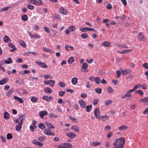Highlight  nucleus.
<instances>
[{
	"label": "nucleus",
	"instance_id": "f257e3e1",
	"mask_svg": "<svg viewBox=\"0 0 148 148\" xmlns=\"http://www.w3.org/2000/svg\"><path fill=\"white\" fill-rule=\"evenodd\" d=\"M125 142L124 138L121 137L117 139L114 142V146L115 148H123Z\"/></svg>",
	"mask_w": 148,
	"mask_h": 148
},
{
	"label": "nucleus",
	"instance_id": "f03ea898",
	"mask_svg": "<svg viewBox=\"0 0 148 148\" xmlns=\"http://www.w3.org/2000/svg\"><path fill=\"white\" fill-rule=\"evenodd\" d=\"M58 148H73V145L70 143H66L58 146Z\"/></svg>",
	"mask_w": 148,
	"mask_h": 148
},
{
	"label": "nucleus",
	"instance_id": "7ed1b4c3",
	"mask_svg": "<svg viewBox=\"0 0 148 148\" xmlns=\"http://www.w3.org/2000/svg\"><path fill=\"white\" fill-rule=\"evenodd\" d=\"M29 1L31 3L38 5H41L43 3L41 0H29Z\"/></svg>",
	"mask_w": 148,
	"mask_h": 148
},
{
	"label": "nucleus",
	"instance_id": "20e7f679",
	"mask_svg": "<svg viewBox=\"0 0 148 148\" xmlns=\"http://www.w3.org/2000/svg\"><path fill=\"white\" fill-rule=\"evenodd\" d=\"M55 82L53 80H50L48 81H45L44 82V83L45 85L49 84L51 86H53L55 83Z\"/></svg>",
	"mask_w": 148,
	"mask_h": 148
},
{
	"label": "nucleus",
	"instance_id": "39448f33",
	"mask_svg": "<svg viewBox=\"0 0 148 148\" xmlns=\"http://www.w3.org/2000/svg\"><path fill=\"white\" fill-rule=\"evenodd\" d=\"M94 114L97 119H99L100 118L99 109L98 108H96L95 110Z\"/></svg>",
	"mask_w": 148,
	"mask_h": 148
},
{
	"label": "nucleus",
	"instance_id": "423d86ee",
	"mask_svg": "<svg viewBox=\"0 0 148 148\" xmlns=\"http://www.w3.org/2000/svg\"><path fill=\"white\" fill-rule=\"evenodd\" d=\"M59 12L60 13L64 15H67L68 12L67 10L63 7H61L59 9Z\"/></svg>",
	"mask_w": 148,
	"mask_h": 148
},
{
	"label": "nucleus",
	"instance_id": "0eeeda50",
	"mask_svg": "<svg viewBox=\"0 0 148 148\" xmlns=\"http://www.w3.org/2000/svg\"><path fill=\"white\" fill-rule=\"evenodd\" d=\"M36 64H38L40 66L44 68H47L48 67V66L45 63L41 62L39 61H36Z\"/></svg>",
	"mask_w": 148,
	"mask_h": 148
},
{
	"label": "nucleus",
	"instance_id": "6e6552de",
	"mask_svg": "<svg viewBox=\"0 0 148 148\" xmlns=\"http://www.w3.org/2000/svg\"><path fill=\"white\" fill-rule=\"evenodd\" d=\"M66 135L68 137L71 138H73L76 136V135L74 133L69 132L66 134Z\"/></svg>",
	"mask_w": 148,
	"mask_h": 148
},
{
	"label": "nucleus",
	"instance_id": "1a4fd4ad",
	"mask_svg": "<svg viewBox=\"0 0 148 148\" xmlns=\"http://www.w3.org/2000/svg\"><path fill=\"white\" fill-rule=\"evenodd\" d=\"M30 37L32 38H33L35 39H39L40 37L38 34H35L34 35H32L31 33L29 32L28 33Z\"/></svg>",
	"mask_w": 148,
	"mask_h": 148
},
{
	"label": "nucleus",
	"instance_id": "9d476101",
	"mask_svg": "<svg viewBox=\"0 0 148 148\" xmlns=\"http://www.w3.org/2000/svg\"><path fill=\"white\" fill-rule=\"evenodd\" d=\"M138 39L140 41H143L145 40L144 35L141 32H140L138 36Z\"/></svg>",
	"mask_w": 148,
	"mask_h": 148
},
{
	"label": "nucleus",
	"instance_id": "9b49d317",
	"mask_svg": "<svg viewBox=\"0 0 148 148\" xmlns=\"http://www.w3.org/2000/svg\"><path fill=\"white\" fill-rule=\"evenodd\" d=\"M101 45L104 47H110L111 46V43L109 41H106L103 42Z\"/></svg>",
	"mask_w": 148,
	"mask_h": 148
},
{
	"label": "nucleus",
	"instance_id": "f8f14e48",
	"mask_svg": "<svg viewBox=\"0 0 148 148\" xmlns=\"http://www.w3.org/2000/svg\"><path fill=\"white\" fill-rule=\"evenodd\" d=\"M26 117V115L25 114H21L19 116L18 119L20 120L19 123H23V120Z\"/></svg>",
	"mask_w": 148,
	"mask_h": 148
},
{
	"label": "nucleus",
	"instance_id": "ddd939ff",
	"mask_svg": "<svg viewBox=\"0 0 148 148\" xmlns=\"http://www.w3.org/2000/svg\"><path fill=\"white\" fill-rule=\"evenodd\" d=\"M32 143L37 145H38L40 147L43 145V143H42L38 141L37 140H34L32 141Z\"/></svg>",
	"mask_w": 148,
	"mask_h": 148
},
{
	"label": "nucleus",
	"instance_id": "4468645a",
	"mask_svg": "<svg viewBox=\"0 0 148 148\" xmlns=\"http://www.w3.org/2000/svg\"><path fill=\"white\" fill-rule=\"evenodd\" d=\"M79 103L81 107L83 108H85L86 105V103H85L84 101L83 100H79Z\"/></svg>",
	"mask_w": 148,
	"mask_h": 148
},
{
	"label": "nucleus",
	"instance_id": "2eb2a0df",
	"mask_svg": "<svg viewBox=\"0 0 148 148\" xmlns=\"http://www.w3.org/2000/svg\"><path fill=\"white\" fill-rule=\"evenodd\" d=\"M48 112L45 111H40L39 113V115L40 117L42 118H43L45 115H47Z\"/></svg>",
	"mask_w": 148,
	"mask_h": 148
},
{
	"label": "nucleus",
	"instance_id": "dca6fc26",
	"mask_svg": "<svg viewBox=\"0 0 148 148\" xmlns=\"http://www.w3.org/2000/svg\"><path fill=\"white\" fill-rule=\"evenodd\" d=\"M52 98H53V97H48V96L46 95L43 96L42 97V99L47 101H51Z\"/></svg>",
	"mask_w": 148,
	"mask_h": 148
},
{
	"label": "nucleus",
	"instance_id": "f3484780",
	"mask_svg": "<svg viewBox=\"0 0 148 148\" xmlns=\"http://www.w3.org/2000/svg\"><path fill=\"white\" fill-rule=\"evenodd\" d=\"M14 99L16 101H18L20 103H21L23 102V99L21 98L18 97L17 96H14Z\"/></svg>",
	"mask_w": 148,
	"mask_h": 148
},
{
	"label": "nucleus",
	"instance_id": "a211bd4d",
	"mask_svg": "<svg viewBox=\"0 0 148 148\" xmlns=\"http://www.w3.org/2000/svg\"><path fill=\"white\" fill-rule=\"evenodd\" d=\"M23 123L21 122L19 123L18 125H16V126L15 128L16 130L17 131H19L22 128V126Z\"/></svg>",
	"mask_w": 148,
	"mask_h": 148
},
{
	"label": "nucleus",
	"instance_id": "6ab92c4d",
	"mask_svg": "<svg viewBox=\"0 0 148 148\" xmlns=\"http://www.w3.org/2000/svg\"><path fill=\"white\" fill-rule=\"evenodd\" d=\"M131 71L129 69L123 70H122V73L123 75H125L127 73H131Z\"/></svg>",
	"mask_w": 148,
	"mask_h": 148
},
{
	"label": "nucleus",
	"instance_id": "aec40b11",
	"mask_svg": "<svg viewBox=\"0 0 148 148\" xmlns=\"http://www.w3.org/2000/svg\"><path fill=\"white\" fill-rule=\"evenodd\" d=\"M77 79L76 77H74L72 78L71 83L73 85H75L77 84Z\"/></svg>",
	"mask_w": 148,
	"mask_h": 148
},
{
	"label": "nucleus",
	"instance_id": "412c9836",
	"mask_svg": "<svg viewBox=\"0 0 148 148\" xmlns=\"http://www.w3.org/2000/svg\"><path fill=\"white\" fill-rule=\"evenodd\" d=\"M116 46L119 47V48H128V47L126 45L123 44H118Z\"/></svg>",
	"mask_w": 148,
	"mask_h": 148
},
{
	"label": "nucleus",
	"instance_id": "4be33fe9",
	"mask_svg": "<svg viewBox=\"0 0 148 148\" xmlns=\"http://www.w3.org/2000/svg\"><path fill=\"white\" fill-rule=\"evenodd\" d=\"M19 44L21 46L25 48L26 47L27 45L25 42L23 40H21L19 41Z\"/></svg>",
	"mask_w": 148,
	"mask_h": 148
},
{
	"label": "nucleus",
	"instance_id": "5701e85b",
	"mask_svg": "<svg viewBox=\"0 0 148 148\" xmlns=\"http://www.w3.org/2000/svg\"><path fill=\"white\" fill-rule=\"evenodd\" d=\"M14 91V90L13 89H11L8 90L6 93V96L8 97H9Z\"/></svg>",
	"mask_w": 148,
	"mask_h": 148
},
{
	"label": "nucleus",
	"instance_id": "b1692460",
	"mask_svg": "<svg viewBox=\"0 0 148 148\" xmlns=\"http://www.w3.org/2000/svg\"><path fill=\"white\" fill-rule=\"evenodd\" d=\"M44 92L45 93H51L52 92V90L49 87H46L44 90Z\"/></svg>",
	"mask_w": 148,
	"mask_h": 148
},
{
	"label": "nucleus",
	"instance_id": "393cba45",
	"mask_svg": "<svg viewBox=\"0 0 148 148\" xmlns=\"http://www.w3.org/2000/svg\"><path fill=\"white\" fill-rule=\"evenodd\" d=\"M44 133L47 135H50V134L51 130L49 129H45L44 130Z\"/></svg>",
	"mask_w": 148,
	"mask_h": 148
},
{
	"label": "nucleus",
	"instance_id": "a878e982",
	"mask_svg": "<svg viewBox=\"0 0 148 148\" xmlns=\"http://www.w3.org/2000/svg\"><path fill=\"white\" fill-rule=\"evenodd\" d=\"M3 40L4 42L6 43L10 41L9 37L7 36H5L3 38Z\"/></svg>",
	"mask_w": 148,
	"mask_h": 148
},
{
	"label": "nucleus",
	"instance_id": "bb28decb",
	"mask_svg": "<svg viewBox=\"0 0 148 148\" xmlns=\"http://www.w3.org/2000/svg\"><path fill=\"white\" fill-rule=\"evenodd\" d=\"M46 125L49 128V129H54V127L49 122H46Z\"/></svg>",
	"mask_w": 148,
	"mask_h": 148
},
{
	"label": "nucleus",
	"instance_id": "cd10ccee",
	"mask_svg": "<svg viewBox=\"0 0 148 148\" xmlns=\"http://www.w3.org/2000/svg\"><path fill=\"white\" fill-rule=\"evenodd\" d=\"M10 115L7 112H5L4 114V118L5 119H8L10 118Z\"/></svg>",
	"mask_w": 148,
	"mask_h": 148
},
{
	"label": "nucleus",
	"instance_id": "c85d7f7f",
	"mask_svg": "<svg viewBox=\"0 0 148 148\" xmlns=\"http://www.w3.org/2000/svg\"><path fill=\"white\" fill-rule=\"evenodd\" d=\"M71 129H73L74 130L75 132H78L79 131V130L78 128L76 125H74L71 127Z\"/></svg>",
	"mask_w": 148,
	"mask_h": 148
},
{
	"label": "nucleus",
	"instance_id": "c756f323",
	"mask_svg": "<svg viewBox=\"0 0 148 148\" xmlns=\"http://www.w3.org/2000/svg\"><path fill=\"white\" fill-rule=\"evenodd\" d=\"M74 61L73 57H71L68 59L67 62L68 63H69L70 64H71Z\"/></svg>",
	"mask_w": 148,
	"mask_h": 148
},
{
	"label": "nucleus",
	"instance_id": "7c9ffc66",
	"mask_svg": "<svg viewBox=\"0 0 148 148\" xmlns=\"http://www.w3.org/2000/svg\"><path fill=\"white\" fill-rule=\"evenodd\" d=\"M8 81L7 78H5L0 81V85H2L6 83Z\"/></svg>",
	"mask_w": 148,
	"mask_h": 148
},
{
	"label": "nucleus",
	"instance_id": "2f4dec72",
	"mask_svg": "<svg viewBox=\"0 0 148 148\" xmlns=\"http://www.w3.org/2000/svg\"><path fill=\"white\" fill-rule=\"evenodd\" d=\"M108 118L109 116H108L107 115H105L101 116L100 119H101L103 121H105L108 119Z\"/></svg>",
	"mask_w": 148,
	"mask_h": 148
},
{
	"label": "nucleus",
	"instance_id": "473e14b6",
	"mask_svg": "<svg viewBox=\"0 0 148 148\" xmlns=\"http://www.w3.org/2000/svg\"><path fill=\"white\" fill-rule=\"evenodd\" d=\"M68 47H69V48L71 49V50H74V47L72 46H69L67 45H66L65 46V49L68 51H69L70 50V49H68Z\"/></svg>",
	"mask_w": 148,
	"mask_h": 148
},
{
	"label": "nucleus",
	"instance_id": "72a5a7b5",
	"mask_svg": "<svg viewBox=\"0 0 148 148\" xmlns=\"http://www.w3.org/2000/svg\"><path fill=\"white\" fill-rule=\"evenodd\" d=\"M125 95L126 97H127V99L128 100H130L132 98L131 94L130 93H128V92Z\"/></svg>",
	"mask_w": 148,
	"mask_h": 148
},
{
	"label": "nucleus",
	"instance_id": "f704fd0d",
	"mask_svg": "<svg viewBox=\"0 0 148 148\" xmlns=\"http://www.w3.org/2000/svg\"><path fill=\"white\" fill-rule=\"evenodd\" d=\"M46 138V137L45 136H41L38 137L37 139L38 140L40 141H43Z\"/></svg>",
	"mask_w": 148,
	"mask_h": 148
},
{
	"label": "nucleus",
	"instance_id": "c9c22d12",
	"mask_svg": "<svg viewBox=\"0 0 148 148\" xmlns=\"http://www.w3.org/2000/svg\"><path fill=\"white\" fill-rule=\"evenodd\" d=\"M128 128L127 126L125 125H123L119 127L118 129L119 130H124L127 129Z\"/></svg>",
	"mask_w": 148,
	"mask_h": 148
},
{
	"label": "nucleus",
	"instance_id": "e433bc0d",
	"mask_svg": "<svg viewBox=\"0 0 148 148\" xmlns=\"http://www.w3.org/2000/svg\"><path fill=\"white\" fill-rule=\"evenodd\" d=\"M69 29L70 32L74 31L75 29V27L74 25L71 26L69 27Z\"/></svg>",
	"mask_w": 148,
	"mask_h": 148
},
{
	"label": "nucleus",
	"instance_id": "4c0bfd02",
	"mask_svg": "<svg viewBox=\"0 0 148 148\" xmlns=\"http://www.w3.org/2000/svg\"><path fill=\"white\" fill-rule=\"evenodd\" d=\"M69 118L71 119V121L73 122L76 123L78 121V120L77 119L75 118L74 117H72L70 116H69Z\"/></svg>",
	"mask_w": 148,
	"mask_h": 148
},
{
	"label": "nucleus",
	"instance_id": "58836bf2",
	"mask_svg": "<svg viewBox=\"0 0 148 148\" xmlns=\"http://www.w3.org/2000/svg\"><path fill=\"white\" fill-rule=\"evenodd\" d=\"M140 101L142 102H148V97L140 99Z\"/></svg>",
	"mask_w": 148,
	"mask_h": 148
},
{
	"label": "nucleus",
	"instance_id": "ea45409f",
	"mask_svg": "<svg viewBox=\"0 0 148 148\" xmlns=\"http://www.w3.org/2000/svg\"><path fill=\"white\" fill-rule=\"evenodd\" d=\"M12 62V59L11 58H7V60L5 61V63L7 64H9L10 63Z\"/></svg>",
	"mask_w": 148,
	"mask_h": 148
},
{
	"label": "nucleus",
	"instance_id": "a19ab883",
	"mask_svg": "<svg viewBox=\"0 0 148 148\" xmlns=\"http://www.w3.org/2000/svg\"><path fill=\"white\" fill-rule=\"evenodd\" d=\"M81 36L83 38V39H86L88 37V35L86 33H83L81 35Z\"/></svg>",
	"mask_w": 148,
	"mask_h": 148
},
{
	"label": "nucleus",
	"instance_id": "79ce46f5",
	"mask_svg": "<svg viewBox=\"0 0 148 148\" xmlns=\"http://www.w3.org/2000/svg\"><path fill=\"white\" fill-rule=\"evenodd\" d=\"M38 127L42 130H43L45 128V126L44 124L41 123L39 124Z\"/></svg>",
	"mask_w": 148,
	"mask_h": 148
},
{
	"label": "nucleus",
	"instance_id": "37998d69",
	"mask_svg": "<svg viewBox=\"0 0 148 148\" xmlns=\"http://www.w3.org/2000/svg\"><path fill=\"white\" fill-rule=\"evenodd\" d=\"M100 143L97 142H92V145L94 146H99L100 145Z\"/></svg>",
	"mask_w": 148,
	"mask_h": 148
},
{
	"label": "nucleus",
	"instance_id": "c03bdc74",
	"mask_svg": "<svg viewBox=\"0 0 148 148\" xmlns=\"http://www.w3.org/2000/svg\"><path fill=\"white\" fill-rule=\"evenodd\" d=\"M112 101L110 100H107L106 101L105 104L106 106H108L111 103Z\"/></svg>",
	"mask_w": 148,
	"mask_h": 148
},
{
	"label": "nucleus",
	"instance_id": "a18cd8bd",
	"mask_svg": "<svg viewBox=\"0 0 148 148\" xmlns=\"http://www.w3.org/2000/svg\"><path fill=\"white\" fill-rule=\"evenodd\" d=\"M92 106L91 105H90L89 106L87 105L86 107V111L87 112H90V109H91L92 108Z\"/></svg>",
	"mask_w": 148,
	"mask_h": 148
},
{
	"label": "nucleus",
	"instance_id": "49530a36",
	"mask_svg": "<svg viewBox=\"0 0 148 148\" xmlns=\"http://www.w3.org/2000/svg\"><path fill=\"white\" fill-rule=\"evenodd\" d=\"M95 91L96 93L98 94H101L102 91V89L99 88H97L95 89Z\"/></svg>",
	"mask_w": 148,
	"mask_h": 148
},
{
	"label": "nucleus",
	"instance_id": "de8ad7c7",
	"mask_svg": "<svg viewBox=\"0 0 148 148\" xmlns=\"http://www.w3.org/2000/svg\"><path fill=\"white\" fill-rule=\"evenodd\" d=\"M21 19L24 21H26L27 20L28 17L26 15H24L21 17Z\"/></svg>",
	"mask_w": 148,
	"mask_h": 148
},
{
	"label": "nucleus",
	"instance_id": "09e8293b",
	"mask_svg": "<svg viewBox=\"0 0 148 148\" xmlns=\"http://www.w3.org/2000/svg\"><path fill=\"white\" fill-rule=\"evenodd\" d=\"M95 81L97 84H99L100 82V79L98 77H96L95 79Z\"/></svg>",
	"mask_w": 148,
	"mask_h": 148
},
{
	"label": "nucleus",
	"instance_id": "8fccbe9b",
	"mask_svg": "<svg viewBox=\"0 0 148 148\" xmlns=\"http://www.w3.org/2000/svg\"><path fill=\"white\" fill-rule=\"evenodd\" d=\"M49 116L50 118H52L53 117H54L55 118H57L58 117V115H55L53 113H51L49 114Z\"/></svg>",
	"mask_w": 148,
	"mask_h": 148
},
{
	"label": "nucleus",
	"instance_id": "3c124183",
	"mask_svg": "<svg viewBox=\"0 0 148 148\" xmlns=\"http://www.w3.org/2000/svg\"><path fill=\"white\" fill-rule=\"evenodd\" d=\"M88 64L86 63H84L83 64V65L82 67V69H86L88 67Z\"/></svg>",
	"mask_w": 148,
	"mask_h": 148
},
{
	"label": "nucleus",
	"instance_id": "603ef678",
	"mask_svg": "<svg viewBox=\"0 0 148 148\" xmlns=\"http://www.w3.org/2000/svg\"><path fill=\"white\" fill-rule=\"evenodd\" d=\"M53 18L54 19H57L59 21H60L61 20V18L59 15L58 14H55Z\"/></svg>",
	"mask_w": 148,
	"mask_h": 148
},
{
	"label": "nucleus",
	"instance_id": "864d4df0",
	"mask_svg": "<svg viewBox=\"0 0 148 148\" xmlns=\"http://www.w3.org/2000/svg\"><path fill=\"white\" fill-rule=\"evenodd\" d=\"M12 136L10 133H8L7 135V138L8 139H10L12 138Z\"/></svg>",
	"mask_w": 148,
	"mask_h": 148
},
{
	"label": "nucleus",
	"instance_id": "5fc2aeb1",
	"mask_svg": "<svg viewBox=\"0 0 148 148\" xmlns=\"http://www.w3.org/2000/svg\"><path fill=\"white\" fill-rule=\"evenodd\" d=\"M27 8L30 10H33L34 9V6L29 4L27 5Z\"/></svg>",
	"mask_w": 148,
	"mask_h": 148
},
{
	"label": "nucleus",
	"instance_id": "6e6d98bb",
	"mask_svg": "<svg viewBox=\"0 0 148 148\" xmlns=\"http://www.w3.org/2000/svg\"><path fill=\"white\" fill-rule=\"evenodd\" d=\"M117 76L116 77L118 78L120 76L121 74V71L120 70H118L116 71Z\"/></svg>",
	"mask_w": 148,
	"mask_h": 148
},
{
	"label": "nucleus",
	"instance_id": "4d7b16f0",
	"mask_svg": "<svg viewBox=\"0 0 148 148\" xmlns=\"http://www.w3.org/2000/svg\"><path fill=\"white\" fill-rule=\"evenodd\" d=\"M60 86L62 87H64L65 86V83L62 82H59Z\"/></svg>",
	"mask_w": 148,
	"mask_h": 148
},
{
	"label": "nucleus",
	"instance_id": "13d9d810",
	"mask_svg": "<svg viewBox=\"0 0 148 148\" xmlns=\"http://www.w3.org/2000/svg\"><path fill=\"white\" fill-rule=\"evenodd\" d=\"M136 92H137L139 94L141 95H142L144 94L143 92L140 90H137Z\"/></svg>",
	"mask_w": 148,
	"mask_h": 148
},
{
	"label": "nucleus",
	"instance_id": "bf43d9fd",
	"mask_svg": "<svg viewBox=\"0 0 148 148\" xmlns=\"http://www.w3.org/2000/svg\"><path fill=\"white\" fill-rule=\"evenodd\" d=\"M31 100L33 103H35L37 101V99L34 97H32L31 99Z\"/></svg>",
	"mask_w": 148,
	"mask_h": 148
},
{
	"label": "nucleus",
	"instance_id": "052dcab7",
	"mask_svg": "<svg viewBox=\"0 0 148 148\" xmlns=\"http://www.w3.org/2000/svg\"><path fill=\"white\" fill-rule=\"evenodd\" d=\"M87 27H84L82 29H80L79 30L82 32H86V30H87Z\"/></svg>",
	"mask_w": 148,
	"mask_h": 148
},
{
	"label": "nucleus",
	"instance_id": "680f3d73",
	"mask_svg": "<svg viewBox=\"0 0 148 148\" xmlns=\"http://www.w3.org/2000/svg\"><path fill=\"white\" fill-rule=\"evenodd\" d=\"M143 66L144 68H145L146 69H148V63H144L143 64Z\"/></svg>",
	"mask_w": 148,
	"mask_h": 148
},
{
	"label": "nucleus",
	"instance_id": "e2e57ef3",
	"mask_svg": "<svg viewBox=\"0 0 148 148\" xmlns=\"http://www.w3.org/2000/svg\"><path fill=\"white\" fill-rule=\"evenodd\" d=\"M65 92L64 91H60L59 92V95L60 96H62L65 93Z\"/></svg>",
	"mask_w": 148,
	"mask_h": 148
},
{
	"label": "nucleus",
	"instance_id": "0e129e2a",
	"mask_svg": "<svg viewBox=\"0 0 148 148\" xmlns=\"http://www.w3.org/2000/svg\"><path fill=\"white\" fill-rule=\"evenodd\" d=\"M108 90L109 92L112 93L113 92V89L111 87H109L108 88Z\"/></svg>",
	"mask_w": 148,
	"mask_h": 148
},
{
	"label": "nucleus",
	"instance_id": "69168bd1",
	"mask_svg": "<svg viewBox=\"0 0 148 148\" xmlns=\"http://www.w3.org/2000/svg\"><path fill=\"white\" fill-rule=\"evenodd\" d=\"M142 88L144 90H146L147 88V85L145 84H143L141 86Z\"/></svg>",
	"mask_w": 148,
	"mask_h": 148
},
{
	"label": "nucleus",
	"instance_id": "338daca9",
	"mask_svg": "<svg viewBox=\"0 0 148 148\" xmlns=\"http://www.w3.org/2000/svg\"><path fill=\"white\" fill-rule=\"evenodd\" d=\"M45 31L47 33H50V30L48 27H45Z\"/></svg>",
	"mask_w": 148,
	"mask_h": 148
},
{
	"label": "nucleus",
	"instance_id": "774afa93",
	"mask_svg": "<svg viewBox=\"0 0 148 148\" xmlns=\"http://www.w3.org/2000/svg\"><path fill=\"white\" fill-rule=\"evenodd\" d=\"M147 113H148V107L143 112V114H146Z\"/></svg>",
	"mask_w": 148,
	"mask_h": 148
}]
</instances>
